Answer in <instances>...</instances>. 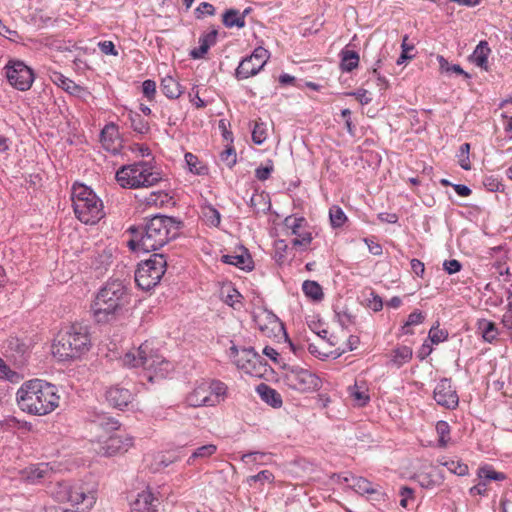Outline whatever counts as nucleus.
Here are the masks:
<instances>
[{
	"label": "nucleus",
	"mask_w": 512,
	"mask_h": 512,
	"mask_svg": "<svg viewBox=\"0 0 512 512\" xmlns=\"http://www.w3.org/2000/svg\"><path fill=\"white\" fill-rule=\"evenodd\" d=\"M437 60L439 62L440 70L442 72H453L458 75H462L465 79H470L471 75L464 71L462 67L458 64H450L447 59H445L442 55L437 56Z\"/></svg>",
	"instance_id": "obj_45"
},
{
	"label": "nucleus",
	"mask_w": 512,
	"mask_h": 512,
	"mask_svg": "<svg viewBox=\"0 0 512 512\" xmlns=\"http://www.w3.org/2000/svg\"><path fill=\"white\" fill-rule=\"evenodd\" d=\"M439 464L445 466L451 473L458 476H466L469 473L468 465L460 460H440Z\"/></svg>",
	"instance_id": "obj_43"
},
{
	"label": "nucleus",
	"mask_w": 512,
	"mask_h": 512,
	"mask_svg": "<svg viewBox=\"0 0 512 512\" xmlns=\"http://www.w3.org/2000/svg\"><path fill=\"white\" fill-rule=\"evenodd\" d=\"M407 39H408V36L405 35V37L402 41V44H401V48H402L401 54L396 61L397 65H401L404 62H406L407 60L412 59L414 57V55L409 53L410 51H412L414 49V45L408 44L406 42Z\"/></svg>",
	"instance_id": "obj_57"
},
{
	"label": "nucleus",
	"mask_w": 512,
	"mask_h": 512,
	"mask_svg": "<svg viewBox=\"0 0 512 512\" xmlns=\"http://www.w3.org/2000/svg\"><path fill=\"white\" fill-rule=\"evenodd\" d=\"M185 162L188 170L195 175H206L208 174V167L203 164L196 155L191 152L185 153Z\"/></svg>",
	"instance_id": "obj_36"
},
{
	"label": "nucleus",
	"mask_w": 512,
	"mask_h": 512,
	"mask_svg": "<svg viewBox=\"0 0 512 512\" xmlns=\"http://www.w3.org/2000/svg\"><path fill=\"white\" fill-rule=\"evenodd\" d=\"M484 187L490 192H503L504 184L494 176H487L483 180Z\"/></svg>",
	"instance_id": "obj_58"
},
{
	"label": "nucleus",
	"mask_w": 512,
	"mask_h": 512,
	"mask_svg": "<svg viewBox=\"0 0 512 512\" xmlns=\"http://www.w3.org/2000/svg\"><path fill=\"white\" fill-rule=\"evenodd\" d=\"M267 133L264 123L255 122L253 130H252V141L257 144L261 145L266 140Z\"/></svg>",
	"instance_id": "obj_54"
},
{
	"label": "nucleus",
	"mask_w": 512,
	"mask_h": 512,
	"mask_svg": "<svg viewBox=\"0 0 512 512\" xmlns=\"http://www.w3.org/2000/svg\"><path fill=\"white\" fill-rule=\"evenodd\" d=\"M91 348V337L87 325L74 323L62 328L52 345V353L60 361L80 359Z\"/></svg>",
	"instance_id": "obj_4"
},
{
	"label": "nucleus",
	"mask_w": 512,
	"mask_h": 512,
	"mask_svg": "<svg viewBox=\"0 0 512 512\" xmlns=\"http://www.w3.org/2000/svg\"><path fill=\"white\" fill-rule=\"evenodd\" d=\"M425 319V315L423 314L422 311H419V310H415L414 312H412L406 322L404 323V325L401 327V332L402 334H413V331L410 329L411 326L413 325H419L421 324Z\"/></svg>",
	"instance_id": "obj_47"
},
{
	"label": "nucleus",
	"mask_w": 512,
	"mask_h": 512,
	"mask_svg": "<svg viewBox=\"0 0 512 512\" xmlns=\"http://www.w3.org/2000/svg\"><path fill=\"white\" fill-rule=\"evenodd\" d=\"M223 25L227 28H243L246 25L243 15L240 11L234 8L227 9L222 15Z\"/></svg>",
	"instance_id": "obj_31"
},
{
	"label": "nucleus",
	"mask_w": 512,
	"mask_h": 512,
	"mask_svg": "<svg viewBox=\"0 0 512 512\" xmlns=\"http://www.w3.org/2000/svg\"><path fill=\"white\" fill-rule=\"evenodd\" d=\"M147 166V161H139L133 164L123 165L116 172V180L122 187L129 188V184H126V182L136 181L140 177L141 173L146 172L144 167Z\"/></svg>",
	"instance_id": "obj_18"
},
{
	"label": "nucleus",
	"mask_w": 512,
	"mask_h": 512,
	"mask_svg": "<svg viewBox=\"0 0 512 512\" xmlns=\"http://www.w3.org/2000/svg\"><path fill=\"white\" fill-rule=\"evenodd\" d=\"M202 214L205 222L213 227H218L221 222L220 212L212 205H206L202 208Z\"/></svg>",
	"instance_id": "obj_46"
},
{
	"label": "nucleus",
	"mask_w": 512,
	"mask_h": 512,
	"mask_svg": "<svg viewBox=\"0 0 512 512\" xmlns=\"http://www.w3.org/2000/svg\"><path fill=\"white\" fill-rule=\"evenodd\" d=\"M241 358L234 361L239 369L244 370L246 373L254 375V370L257 365H262L264 359L259 355L253 347H244L241 349Z\"/></svg>",
	"instance_id": "obj_19"
},
{
	"label": "nucleus",
	"mask_w": 512,
	"mask_h": 512,
	"mask_svg": "<svg viewBox=\"0 0 512 512\" xmlns=\"http://www.w3.org/2000/svg\"><path fill=\"white\" fill-rule=\"evenodd\" d=\"M220 159L226 163L229 168H232L237 162L235 148L233 146L226 147V149L221 152Z\"/></svg>",
	"instance_id": "obj_60"
},
{
	"label": "nucleus",
	"mask_w": 512,
	"mask_h": 512,
	"mask_svg": "<svg viewBox=\"0 0 512 512\" xmlns=\"http://www.w3.org/2000/svg\"><path fill=\"white\" fill-rule=\"evenodd\" d=\"M241 299L242 295L240 292L237 289L230 287L227 294L224 296V303L236 309V304L241 303Z\"/></svg>",
	"instance_id": "obj_59"
},
{
	"label": "nucleus",
	"mask_w": 512,
	"mask_h": 512,
	"mask_svg": "<svg viewBox=\"0 0 512 512\" xmlns=\"http://www.w3.org/2000/svg\"><path fill=\"white\" fill-rule=\"evenodd\" d=\"M151 488L138 492L129 502L130 512H161V500Z\"/></svg>",
	"instance_id": "obj_14"
},
{
	"label": "nucleus",
	"mask_w": 512,
	"mask_h": 512,
	"mask_svg": "<svg viewBox=\"0 0 512 512\" xmlns=\"http://www.w3.org/2000/svg\"><path fill=\"white\" fill-rule=\"evenodd\" d=\"M167 267V260L164 254L154 253L149 259L141 261L135 271L136 285L149 291L154 288L162 279Z\"/></svg>",
	"instance_id": "obj_7"
},
{
	"label": "nucleus",
	"mask_w": 512,
	"mask_h": 512,
	"mask_svg": "<svg viewBox=\"0 0 512 512\" xmlns=\"http://www.w3.org/2000/svg\"><path fill=\"white\" fill-rule=\"evenodd\" d=\"M105 399L110 406L123 410L133 401L134 395L129 389L114 385L105 391Z\"/></svg>",
	"instance_id": "obj_16"
},
{
	"label": "nucleus",
	"mask_w": 512,
	"mask_h": 512,
	"mask_svg": "<svg viewBox=\"0 0 512 512\" xmlns=\"http://www.w3.org/2000/svg\"><path fill=\"white\" fill-rule=\"evenodd\" d=\"M302 290L304 295L313 301H321L324 298L322 287L316 281L305 280L302 284Z\"/></svg>",
	"instance_id": "obj_35"
},
{
	"label": "nucleus",
	"mask_w": 512,
	"mask_h": 512,
	"mask_svg": "<svg viewBox=\"0 0 512 512\" xmlns=\"http://www.w3.org/2000/svg\"><path fill=\"white\" fill-rule=\"evenodd\" d=\"M250 208L253 209L254 213H259L261 210L265 211V207H270V202L266 201V197L262 194L254 193L250 197L248 202Z\"/></svg>",
	"instance_id": "obj_49"
},
{
	"label": "nucleus",
	"mask_w": 512,
	"mask_h": 512,
	"mask_svg": "<svg viewBox=\"0 0 512 512\" xmlns=\"http://www.w3.org/2000/svg\"><path fill=\"white\" fill-rule=\"evenodd\" d=\"M428 337L433 344H439L448 339V331L445 329H439L437 326H432L429 331Z\"/></svg>",
	"instance_id": "obj_55"
},
{
	"label": "nucleus",
	"mask_w": 512,
	"mask_h": 512,
	"mask_svg": "<svg viewBox=\"0 0 512 512\" xmlns=\"http://www.w3.org/2000/svg\"><path fill=\"white\" fill-rule=\"evenodd\" d=\"M186 402L191 407L213 406L208 381L198 383L193 391L187 395Z\"/></svg>",
	"instance_id": "obj_20"
},
{
	"label": "nucleus",
	"mask_w": 512,
	"mask_h": 512,
	"mask_svg": "<svg viewBox=\"0 0 512 512\" xmlns=\"http://www.w3.org/2000/svg\"><path fill=\"white\" fill-rule=\"evenodd\" d=\"M24 473L28 481L36 483L47 476L49 469L45 464H38L28 467Z\"/></svg>",
	"instance_id": "obj_39"
},
{
	"label": "nucleus",
	"mask_w": 512,
	"mask_h": 512,
	"mask_svg": "<svg viewBox=\"0 0 512 512\" xmlns=\"http://www.w3.org/2000/svg\"><path fill=\"white\" fill-rule=\"evenodd\" d=\"M142 93L148 101H152L156 94V82L151 79H147L142 83Z\"/></svg>",
	"instance_id": "obj_61"
},
{
	"label": "nucleus",
	"mask_w": 512,
	"mask_h": 512,
	"mask_svg": "<svg viewBox=\"0 0 512 512\" xmlns=\"http://www.w3.org/2000/svg\"><path fill=\"white\" fill-rule=\"evenodd\" d=\"M273 480H274V475L271 471L262 470L255 475H251V476L247 477L246 482L248 485L252 486L254 483H257V482H260L263 484L266 481L273 482Z\"/></svg>",
	"instance_id": "obj_53"
},
{
	"label": "nucleus",
	"mask_w": 512,
	"mask_h": 512,
	"mask_svg": "<svg viewBox=\"0 0 512 512\" xmlns=\"http://www.w3.org/2000/svg\"><path fill=\"white\" fill-rule=\"evenodd\" d=\"M144 168L146 169V172L141 173L140 177L136 181L126 182V184H129V188L151 187L161 180V174L152 170L150 162H148V166Z\"/></svg>",
	"instance_id": "obj_24"
},
{
	"label": "nucleus",
	"mask_w": 512,
	"mask_h": 512,
	"mask_svg": "<svg viewBox=\"0 0 512 512\" xmlns=\"http://www.w3.org/2000/svg\"><path fill=\"white\" fill-rule=\"evenodd\" d=\"M433 399L436 403L448 410H454L459 405V396L452 385L451 378H441L433 391Z\"/></svg>",
	"instance_id": "obj_13"
},
{
	"label": "nucleus",
	"mask_w": 512,
	"mask_h": 512,
	"mask_svg": "<svg viewBox=\"0 0 512 512\" xmlns=\"http://www.w3.org/2000/svg\"><path fill=\"white\" fill-rule=\"evenodd\" d=\"M59 400L57 387L38 378L25 381L16 393L18 407L35 416L53 412L58 407Z\"/></svg>",
	"instance_id": "obj_3"
},
{
	"label": "nucleus",
	"mask_w": 512,
	"mask_h": 512,
	"mask_svg": "<svg viewBox=\"0 0 512 512\" xmlns=\"http://www.w3.org/2000/svg\"><path fill=\"white\" fill-rule=\"evenodd\" d=\"M412 349L408 346H399L392 351L391 363L400 368L412 359Z\"/></svg>",
	"instance_id": "obj_34"
},
{
	"label": "nucleus",
	"mask_w": 512,
	"mask_h": 512,
	"mask_svg": "<svg viewBox=\"0 0 512 512\" xmlns=\"http://www.w3.org/2000/svg\"><path fill=\"white\" fill-rule=\"evenodd\" d=\"M96 424L106 432L115 431L120 428V423L117 419L103 415H98L95 420Z\"/></svg>",
	"instance_id": "obj_48"
},
{
	"label": "nucleus",
	"mask_w": 512,
	"mask_h": 512,
	"mask_svg": "<svg viewBox=\"0 0 512 512\" xmlns=\"http://www.w3.org/2000/svg\"><path fill=\"white\" fill-rule=\"evenodd\" d=\"M350 395L354 398L359 407H364L370 401V396L365 391H360L356 384L350 387Z\"/></svg>",
	"instance_id": "obj_56"
},
{
	"label": "nucleus",
	"mask_w": 512,
	"mask_h": 512,
	"mask_svg": "<svg viewBox=\"0 0 512 512\" xmlns=\"http://www.w3.org/2000/svg\"><path fill=\"white\" fill-rule=\"evenodd\" d=\"M118 138V127L111 122L104 126L100 134V140L103 147L114 154L118 152L117 147H113L114 141Z\"/></svg>",
	"instance_id": "obj_26"
},
{
	"label": "nucleus",
	"mask_w": 512,
	"mask_h": 512,
	"mask_svg": "<svg viewBox=\"0 0 512 512\" xmlns=\"http://www.w3.org/2000/svg\"><path fill=\"white\" fill-rule=\"evenodd\" d=\"M183 227L184 222L177 217L162 214L145 217L142 223L127 229L132 235L127 245L133 251H156L176 239Z\"/></svg>",
	"instance_id": "obj_1"
},
{
	"label": "nucleus",
	"mask_w": 512,
	"mask_h": 512,
	"mask_svg": "<svg viewBox=\"0 0 512 512\" xmlns=\"http://www.w3.org/2000/svg\"><path fill=\"white\" fill-rule=\"evenodd\" d=\"M132 445L133 437L127 434H114L100 444L98 453L106 457H111L127 452Z\"/></svg>",
	"instance_id": "obj_15"
},
{
	"label": "nucleus",
	"mask_w": 512,
	"mask_h": 512,
	"mask_svg": "<svg viewBox=\"0 0 512 512\" xmlns=\"http://www.w3.org/2000/svg\"><path fill=\"white\" fill-rule=\"evenodd\" d=\"M256 391L259 394L262 401L273 408H280L283 404L282 397L279 392L266 383H260L256 387Z\"/></svg>",
	"instance_id": "obj_22"
},
{
	"label": "nucleus",
	"mask_w": 512,
	"mask_h": 512,
	"mask_svg": "<svg viewBox=\"0 0 512 512\" xmlns=\"http://www.w3.org/2000/svg\"><path fill=\"white\" fill-rule=\"evenodd\" d=\"M274 171V163L271 159H267L264 166H259L255 169V177L259 181H266L270 178Z\"/></svg>",
	"instance_id": "obj_52"
},
{
	"label": "nucleus",
	"mask_w": 512,
	"mask_h": 512,
	"mask_svg": "<svg viewBox=\"0 0 512 512\" xmlns=\"http://www.w3.org/2000/svg\"><path fill=\"white\" fill-rule=\"evenodd\" d=\"M60 501L70 502L82 510L91 509L95 504L96 497L93 492L88 491L80 484L61 483L57 492Z\"/></svg>",
	"instance_id": "obj_9"
},
{
	"label": "nucleus",
	"mask_w": 512,
	"mask_h": 512,
	"mask_svg": "<svg viewBox=\"0 0 512 512\" xmlns=\"http://www.w3.org/2000/svg\"><path fill=\"white\" fill-rule=\"evenodd\" d=\"M5 74L9 84L19 91L29 90L34 81L33 70L20 60H10Z\"/></svg>",
	"instance_id": "obj_11"
},
{
	"label": "nucleus",
	"mask_w": 512,
	"mask_h": 512,
	"mask_svg": "<svg viewBox=\"0 0 512 512\" xmlns=\"http://www.w3.org/2000/svg\"><path fill=\"white\" fill-rule=\"evenodd\" d=\"M491 50L487 41H480L470 56L471 61L478 67L488 70V56Z\"/></svg>",
	"instance_id": "obj_27"
},
{
	"label": "nucleus",
	"mask_w": 512,
	"mask_h": 512,
	"mask_svg": "<svg viewBox=\"0 0 512 512\" xmlns=\"http://www.w3.org/2000/svg\"><path fill=\"white\" fill-rule=\"evenodd\" d=\"M4 425L7 429L18 430L21 431L22 433L29 432L32 429V424L30 422L20 420L15 416H8L7 418H5Z\"/></svg>",
	"instance_id": "obj_44"
},
{
	"label": "nucleus",
	"mask_w": 512,
	"mask_h": 512,
	"mask_svg": "<svg viewBox=\"0 0 512 512\" xmlns=\"http://www.w3.org/2000/svg\"><path fill=\"white\" fill-rule=\"evenodd\" d=\"M128 118L130 126L135 132L139 134H146L149 132V123L140 114L130 111Z\"/></svg>",
	"instance_id": "obj_40"
},
{
	"label": "nucleus",
	"mask_w": 512,
	"mask_h": 512,
	"mask_svg": "<svg viewBox=\"0 0 512 512\" xmlns=\"http://www.w3.org/2000/svg\"><path fill=\"white\" fill-rule=\"evenodd\" d=\"M436 431L439 435L438 446L444 448L447 446L450 434V426L448 422L440 420L436 423Z\"/></svg>",
	"instance_id": "obj_50"
},
{
	"label": "nucleus",
	"mask_w": 512,
	"mask_h": 512,
	"mask_svg": "<svg viewBox=\"0 0 512 512\" xmlns=\"http://www.w3.org/2000/svg\"><path fill=\"white\" fill-rule=\"evenodd\" d=\"M161 91L169 99H177L184 92L181 84L172 76H166L161 80Z\"/></svg>",
	"instance_id": "obj_28"
},
{
	"label": "nucleus",
	"mask_w": 512,
	"mask_h": 512,
	"mask_svg": "<svg viewBox=\"0 0 512 512\" xmlns=\"http://www.w3.org/2000/svg\"><path fill=\"white\" fill-rule=\"evenodd\" d=\"M417 480L420 486L426 489H431L442 484L444 476L440 471L432 473H420L417 475Z\"/></svg>",
	"instance_id": "obj_32"
},
{
	"label": "nucleus",
	"mask_w": 512,
	"mask_h": 512,
	"mask_svg": "<svg viewBox=\"0 0 512 512\" xmlns=\"http://www.w3.org/2000/svg\"><path fill=\"white\" fill-rule=\"evenodd\" d=\"M283 226L290 230L292 235L296 237L291 241L293 247H303V250L312 242V234L306 231L308 226L307 220L303 216L296 217L294 215L287 216L283 221Z\"/></svg>",
	"instance_id": "obj_12"
},
{
	"label": "nucleus",
	"mask_w": 512,
	"mask_h": 512,
	"mask_svg": "<svg viewBox=\"0 0 512 512\" xmlns=\"http://www.w3.org/2000/svg\"><path fill=\"white\" fill-rule=\"evenodd\" d=\"M50 79L54 84L72 96L85 100L91 95L90 91L86 87L76 84L73 80L65 77L60 72L53 71L50 75Z\"/></svg>",
	"instance_id": "obj_17"
},
{
	"label": "nucleus",
	"mask_w": 512,
	"mask_h": 512,
	"mask_svg": "<svg viewBox=\"0 0 512 512\" xmlns=\"http://www.w3.org/2000/svg\"><path fill=\"white\" fill-rule=\"evenodd\" d=\"M477 475L479 479H483L486 483L489 481H503L507 478L505 473L494 470L491 465L481 466Z\"/></svg>",
	"instance_id": "obj_38"
},
{
	"label": "nucleus",
	"mask_w": 512,
	"mask_h": 512,
	"mask_svg": "<svg viewBox=\"0 0 512 512\" xmlns=\"http://www.w3.org/2000/svg\"><path fill=\"white\" fill-rule=\"evenodd\" d=\"M477 327L481 330L482 337L485 342L492 343L497 339L498 328L494 322L486 319H480L477 322Z\"/></svg>",
	"instance_id": "obj_33"
},
{
	"label": "nucleus",
	"mask_w": 512,
	"mask_h": 512,
	"mask_svg": "<svg viewBox=\"0 0 512 512\" xmlns=\"http://www.w3.org/2000/svg\"><path fill=\"white\" fill-rule=\"evenodd\" d=\"M8 348L20 355H24L28 350V346L17 337L8 340Z\"/></svg>",
	"instance_id": "obj_62"
},
{
	"label": "nucleus",
	"mask_w": 512,
	"mask_h": 512,
	"mask_svg": "<svg viewBox=\"0 0 512 512\" xmlns=\"http://www.w3.org/2000/svg\"><path fill=\"white\" fill-rule=\"evenodd\" d=\"M339 57V66L342 72H352L359 65L360 57L358 52L348 49L347 46L340 51Z\"/></svg>",
	"instance_id": "obj_25"
},
{
	"label": "nucleus",
	"mask_w": 512,
	"mask_h": 512,
	"mask_svg": "<svg viewBox=\"0 0 512 512\" xmlns=\"http://www.w3.org/2000/svg\"><path fill=\"white\" fill-rule=\"evenodd\" d=\"M225 264L234 265L242 270L250 271L253 269V261L247 249H243L241 254H226L221 257Z\"/></svg>",
	"instance_id": "obj_23"
},
{
	"label": "nucleus",
	"mask_w": 512,
	"mask_h": 512,
	"mask_svg": "<svg viewBox=\"0 0 512 512\" xmlns=\"http://www.w3.org/2000/svg\"><path fill=\"white\" fill-rule=\"evenodd\" d=\"M218 31L216 29L211 30L208 33L203 34L199 37V47L194 48L190 51V56L193 59L203 58L211 46H214L217 41Z\"/></svg>",
	"instance_id": "obj_21"
},
{
	"label": "nucleus",
	"mask_w": 512,
	"mask_h": 512,
	"mask_svg": "<svg viewBox=\"0 0 512 512\" xmlns=\"http://www.w3.org/2000/svg\"><path fill=\"white\" fill-rule=\"evenodd\" d=\"M345 482H351L350 487L358 494H374L377 493L372 483L364 477H358L351 475L349 478L346 477Z\"/></svg>",
	"instance_id": "obj_29"
},
{
	"label": "nucleus",
	"mask_w": 512,
	"mask_h": 512,
	"mask_svg": "<svg viewBox=\"0 0 512 512\" xmlns=\"http://www.w3.org/2000/svg\"><path fill=\"white\" fill-rule=\"evenodd\" d=\"M217 451V446L214 444H206L201 447H198L187 459L188 465H193L196 460H204L212 455H214Z\"/></svg>",
	"instance_id": "obj_37"
},
{
	"label": "nucleus",
	"mask_w": 512,
	"mask_h": 512,
	"mask_svg": "<svg viewBox=\"0 0 512 512\" xmlns=\"http://www.w3.org/2000/svg\"><path fill=\"white\" fill-rule=\"evenodd\" d=\"M283 381L290 389L305 393L321 388V379L311 371L297 365H284Z\"/></svg>",
	"instance_id": "obj_8"
},
{
	"label": "nucleus",
	"mask_w": 512,
	"mask_h": 512,
	"mask_svg": "<svg viewBox=\"0 0 512 512\" xmlns=\"http://www.w3.org/2000/svg\"><path fill=\"white\" fill-rule=\"evenodd\" d=\"M270 58V52L262 46L256 47L251 55L243 58L235 70L237 80L257 75Z\"/></svg>",
	"instance_id": "obj_10"
},
{
	"label": "nucleus",
	"mask_w": 512,
	"mask_h": 512,
	"mask_svg": "<svg viewBox=\"0 0 512 512\" xmlns=\"http://www.w3.org/2000/svg\"><path fill=\"white\" fill-rule=\"evenodd\" d=\"M469 152H470V144L469 143H463L460 145L457 157L459 159V161H458L459 165L464 170L471 169V163L469 160Z\"/></svg>",
	"instance_id": "obj_51"
},
{
	"label": "nucleus",
	"mask_w": 512,
	"mask_h": 512,
	"mask_svg": "<svg viewBox=\"0 0 512 512\" xmlns=\"http://www.w3.org/2000/svg\"><path fill=\"white\" fill-rule=\"evenodd\" d=\"M329 218L332 228H341L348 220L343 209L338 205H333L329 209Z\"/></svg>",
	"instance_id": "obj_42"
},
{
	"label": "nucleus",
	"mask_w": 512,
	"mask_h": 512,
	"mask_svg": "<svg viewBox=\"0 0 512 512\" xmlns=\"http://www.w3.org/2000/svg\"><path fill=\"white\" fill-rule=\"evenodd\" d=\"M126 365L131 367H142L150 374L149 381L155 378H165L173 370V364L166 360L146 341L137 349V353H127L123 359Z\"/></svg>",
	"instance_id": "obj_6"
},
{
	"label": "nucleus",
	"mask_w": 512,
	"mask_h": 512,
	"mask_svg": "<svg viewBox=\"0 0 512 512\" xmlns=\"http://www.w3.org/2000/svg\"><path fill=\"white\" fill-rule=\"evenodd\" d=\"M131 301L130 278L110 277L98 290L91 304L95 321L107 324L118 319Z\"/></svg>",
	"instance_id": "obj_2"
},
{
	"label": "nucleus",
	"mask_w": 512,
	"mask_h": 512,
	"mask_svg": "<svg viewBox=\"0 0 512 512\" xmlns=\"http://www.w3.org/2000/svg\"><path fill=\"white\" fill-rule=\"evenodd\" d=\"M205 14L209 16H213L215 14V7L208 2L200 3V5L195 9V16L197 19H201Z\"/></svg>",
	"instance_id": "obj_63"
},
{
	"label": "nucleus",
	"mask_w": 512,
	"mask_h": 512,
	"mask_svg": "<svg viewBox=\"0 0 512 512\" xmlns=\"http://www.w3.org/2000/svg\"><path fill=\"white\" fill-rule=\"evenodd\" d=\"M71 200L76 218L84 224H96L105 216L102 200L82 183L73 184Z\"/></svg>",
	"instance_id": "obj_5"
},
{
	"label": "nucleus",
	"mask_w": 512,
	"mask_h": 512,
	"mask_svg": "<svg viewBox=\"0 0 512 512\" xmlns=\"http://www.w3.org/2000/svg\"><path fill=\"white\" fill-rule=\"evenodd\" d=\"M371 298L367 300V307L370 308L374 312H379L383 309V300L382 298L372 291L370 293Z\"/></svg>",
	"instance_id": "obj_64"
},
{
	"label": "nucleus",
	"mask_w": 512,
	"mask_h": 512,
	"mask_svg": "<svg viewBox=\"0 0 512 512\" xmlns=\"http://www.w3.org/2000/svg\"><path fill=\"white\" fill-rule=\"evenodd\" d=\"M334 312L335 317L342 328L347 329L349 325L355 324L356 316L352 314L347 307L340 308L339 306H336Z\"/></svg>",
	"instance_id": "obj_41"
},
{
	"label": "nucleus",
	"mask_w": 512,
	"mask_h": 512,
	"mask_svg": "<svg viewBox=\"0 0 512 512\" xmlns=\"http://www.w3.org/2000/svg\"><path fill=\"white\" fill-rule=\"evenodd\" d=\"M208 385L213 406H216L221 401H224L227 396V385L224 382L216 379L208 381Z\"/></svg>",
	"instance_id": "obj_30"
}]
</instances>
